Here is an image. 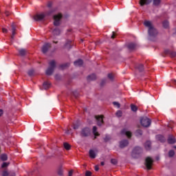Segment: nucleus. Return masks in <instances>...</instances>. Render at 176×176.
I'll list each match as a JSON object with an SVG mask.
<instances>
[{
  "label": "nucleus",
  "mask_w": 176,
  "mask_h": 176,
  "mask_svg": "<svg viewBox=\"0 0 176 176\" xmlns=\"http://www.w3.org/2000/svg\"><path fill=\"white\" fill-rule=\"evenodd\" d=\"M152 2V0H140V4L141 6H144V5H149Z\"/></svg>",
  "instance_id": "obj_15"
},
{
  "label": "nucleus",
  "mask_w": 176,
  "mask_h": 176,
  "mask_svg": "<svg viewBox=\"0 0 176 176\" xmlns=\"http://www.w3.org/2000/svg\"><path fill=\"white\" fill-rule=\"evenodd\" d=\"M6 16H9V14H8V13H6Z\"/></svg>",
  "instance_id": "obj_59"
},
{
  "label": "nucleus",
  "mask_w": 176,
  "mask_h": 176,
  "mask_svg": "<svg viewBox=\"0 0 176 176\" xmlns=\"http://www.w3.org/2000/svg\"><path fill=\"white\" fill-rule=\"evenodd\" d=\"M141 153H142V148L141 147H135L132 151V156L135 158L138 157Z\"/></svg>",
  "instance_id": "obj_6"
},
{
  "label": "nucleus",
  "mask_w": 176,
  "mask_h": 176,
  "mask_svg": "<svg viewBox=\"0 0 176 176\" xmlns=\"http://www.w3.org/2000/svg\"><path fill=\"white\" fill-rule=\"evenodd\" d=\"M49 49H50V43H45L43 45L42 47V52L43 53H47V50H49Z\"/></svg>",
  "instance_id": "obj_9"
},
{
  "label": "nucleus",
  "mask_w": 176,
  "mask_h": 176,
  "mask_svg": "<svg viewBox=\"0 0 176 176\" xmlns=\"http://www.w3.org/2000/svg\"><path fill=\"white\" fill-rule=\"evenodd\" d=\"M8 166H9V163L4 162V163L2 164L1 167L3 168H5V167H8Z\"/></svg>",
  "instance_id": "obj_42"
},
{
  "label": "nucleus",
  "mask_w": 176,
  "mask_h": 176,
  "mask_svg": "<svg viewBox=\"0 0 176 176\" xmlns=\"http://www.w3.org/2000/svg\"><path fill=\"white\" fill-rule=\"evenodd\" d=\"M2 31H3V32L5 34V33H8V29H6V28H2Z\"/></svg>",
  "instance_id": "obj_46"
},
{
  "label": "nucleus",
  "mask_w": 176,
  "mask_h": 176,
  "mask_svg": "<svg viewBox=\"0 0 176 176\" xmlns=\"http://www.w3.org/2000/svg\"><path fill=\"white\" fill-rule=\"evenodd\" d=\"M58 175H63V170H59L58 172Z\"/></svg>",
  "instance_id": "obj_47"
},
{
  "label": "nucleus",
  "mask_w": 176,
  "mask_h": 176,
  "mask_svg": "<svg viewBox=\"0 0 176 176\" xmlns=\"http://www.w3.org/2000/svg\"><path fill=\"white\" fill-rule=\"evenodd\" d=\"M104 142H108V141H110L111 140V136L109 135H106L104 138Z\"/></svg>",
  "instance_id": "obj_36"
},
{
  "label": "nucleus",
  "mask_w": 176,
  "mask_h": 176,
  "mask_svg": "<svg viewBox=\"0 0 176 176\" xmlns=\"http://www.w3.org/2000/svg\"><path fill=\"white\" fill-rule=\"evenodd\" d=\"M93 134L95 135L94 138H97L98 135H100V133L97 132V126H94L93 127Z\"/></svg>",
  "instance_id": "obj_20"
},
{
  "label": "nucleus",
  "mask_w": 176,
  "mask_h": 176,
  "mask_svg": "<svg viewBox=\"0 0 176 176\" xmlns=\"http://www.w3.org/2000/svg\"><path fill=\"white\" fill-rule=\"evenodd\" d=\"M131 109L133 112H137L138 111V107L135 104H131Z\"/></svg>",
  "instance_id": "obj_28"
},
{
  "label": "nucleus",
  "mask_w": 176,
  "mask_h": 176,
  "mask_svg": "<svg viewBox=\"0 0 176 176\" xmlns=\"http://www.w3.org/2000/svg\"><path fill=\"white\" fill-rule=\"evenodd\" d=\"M55 78L58 80V79H60V76L59 75H56L55 76Z\"/></svg>",
  "instance_id": "obj_52"
},
{
  "label": "nucleus",
  "mask_w": 176,
  "mask_h": 176,
  "mask_svg": "<svg viewBox=\"0 0 176 176\" xmlns=\"http://www.w3.org/2000/svg\"><path fill=\"white\" fill-rule=\"evenodd\" d=\"M111 38L112 39H113V38H115V32H113V34L111 35Z\"/></svg>",
  "instance_id": "obj_53"
},
{
  "label": "nucleus",
  "mask_w": 176,
  "mask_h": 176,
  "mask_svg": "<svg viewBox=\"0 0 176 176\" xmlns=\"http://www.w3.org/2000/svg\"><path fill=\"white\" fill-rule=\"evenodd\" d=\"M100 164H101V166H104V164H105V163L104 162H100Z\"/></svg>",
  "instance_id": "obj_55"
},
{
  "label": "nucleus",
  "mask_w": 176,
  "mask_h": 176,
  "mask_svg": "<svg viewBox=\"0 0 176 176\" xmlns=\"http://www.w3.org/2000/svg\"><path fill=\"white\" fill-rule=\"evenodd\" d=\"M55 12V10H50V11L47 12L46 13H41L36 14L33 19L35 21H43L45 20L47 16H50L53 12Z\"/></svg>",
  "instance_id": "obj_2"
},
{
  "label": "nucleus",
  "mask_w": 176,
  "mask_h": 176,
  "mask_svg": "<svg viewBox=\"0 0 176 176\" xmlns=\"http://www.w3.org/2000/svg\"><path fill=\"white\" fill-rule=\"evenodd\" d=\"M168 144H175V138L173 136V135H168Z\"/></svg>",
  "instance_id": "obj_14"
},
{
  "label": "nucleus",
  "mask_w": 176,
  "mask_h": 176,
  "mask_svg": "<svg viewBox=\"0 0 176 176\" xmlns=\"http://www.w3.org/2000/svg\"><path fill=\"white\" fill-rule=\"evenodd\" d=\"M3 114V111L0 109V116H2Z\"/></svg>",
  "instance_id": "obj_54"
},
{
  "label": "nucleus",
  "mask_w": 176,
  "mask_h": 176,
  "mask_svg": "<svg viewBox=\"0 0 176 176\" xmlns=\"http://www.w3.org/2000/svg\"><path fill=\"white\" fill-rule=\"evenodd\" d=\"M135 43H131L128 45V48L129 49V50H133V49H135Z\"/></svg>",
  "instance_id": "obj_23"
},
{
  "label": "nucleus",
  "mask_w": 176,
  "mask_h": 176,
  "mask_svg": "<svg viewBox=\"0 0 176 176\" xmlns=\"http://www.w3.org/2000/svg\"><path fill=\"white\" fill-rule=\"evenodd\" d=\"M67 134H69V131H66Z\"/></svg>",
  "instance_id": "obj_57"
},
{
  "label": "nucleus",
  "mask_w": 176,
  "mask_h": 176,
  "mask_svg": "<svg viewBox=\"0 0 176 176\" xmlns=\"http://www.w3.org/2000/svg\"><path fill=\"white\" fill-rule=\"evenodd\" d=\"M162 25H163L164 28H168L170 23H168V21L165 20L162 22Z\"/></svg>",
  "instance_id": "obj_26"
},
{
  "label": "nucleus",
  "mask_w": 176,
  "mask_h": 176,
  "mask_svg": "<svg viewBox=\"0 0 176 176\" xmlns=\"http://www.w3.org/2000/svg\"><path fill=\"white\" fill-rule=\"evenodd\" d=\"M74 65L75 67H81V65H83V60L82 59H78L74 61Z\"/></svg>",
  "instance_id": "obj_13"
},
{
  "label": "nucleus",
  "mask_w": 176,
  "mask_h": 176,
  "mask_svg": "<svg viewBox=\"0 0 176 176\" xmlns=\"http://www.w3.org/2000/svg\"><path fill=\"white\" fill-rule=\"evenodd\" d=\"M95 118L98 122V126H101V124L103 123L102 116H97Z\"/></svg>",
  "instance_id": "obj_16"
},
{
  "label": "nucleus",
  "mask_w": 176,
  "mask_h": 176,
  "mask_svg": "<svg viewBox=\"0 0 176 176\" xmlns=\"http://www.w3.org/2000/svg\"><path fill=\"white\" fill-rule=\"evenodd\" d=\"M80 137H89L90 135V129L84 128L81 130L80 133Z\"/></svg>",
  "instance_id": "obj_8"
},
{
  "label": "nucleus",
  "mask_w": 176,
  "mask_h": 176,
  "mask_svg": "<svg viewBox=\"0 0 176 176\" xmlns=\"http://www.w3.org/2000/svg\"><path fill=\"white\" fill-rule=\"evenodd\" d=\"M67 67H69V63H65L62 65H60V67L64 69V68H67Z\"/></svg>",
  "instance_id": "obj_39"
},
{
  "label": "nucleus",
  "mask_w": 176,
  "mask_h": 176,
  "mask_svg": "<svg viewBox=\"0 0 176 176\" xmlns=\"http://www.w3.org/2000/svg\"><path fill=\"white\" fill-rule=\"evenodd\" d=\"M156 139L158 141H160V142H166V138H164V136H163L162 135H156Z\"/></svg>",
  "instance_id": "obj_18"
},
{
  "label": "nucleus",
  "mask_w": 176,
  "mask_h": 176,
  "mask_svg": "<svg viewBox=\"0 0 176 176\" xmlns=\"http://www.w3.org/2000/svg\"><path fill=\"white\" fill-rule=\"evenodd\" d=\"M173 82H174V83H176V80H173Z\"/></svg>",
  "instance_id": "obj_58"
},
{
  "label": "nucleus",
  "mask_w": 176,
  "mask_h": 176,
  "mask_svg": "<svg viewBox=\"0 0 176 176\" xmlns=\"http://www.w3.org/2000/svg\"><path fill=\"white\" fill-rule=\"evenodd\" d=\"M174 155H175V152H174L173 150H170V151L168 152V156H169V157H173V156H174Z\"/></svg>",
  "instance_id": "obj_33"
},
{
  "label": "nucleus",
  "mask_w": 176,
  "mask_h": 176,
  "mask_svg": "<svg viewBox=\"0 0 176 176\" xmlns=\"http://www.w3.org/2000/svg\"><path fill=\"white\" fill-rule=\"evenodd\" d=\"M136 69H138L140 72H142V71H144V65L142 64L137 65Z\"/></svg>",
  "instance_id": "obj_22"
},
{
  "label": "nucleus",
  "mask_w": 176,
  "mask_h": 176,
  "mask_svg": "<svg viewBox=\"0 0 176 176\" xmlns=\"http://www.w3.org/2000/svg\"><path fill=\"white\" fill-rule=\"evenodd\" d=\"M65 47L67 49H71V41H67L65 45Z\"/></svg>",
  "instance_id": "obj_31"
},
{
  "label": "nucleus",
  "mask_w": 176,
  "mask_h": 176,
  "mask_svg": "<svg viewBox=\"0 0 176 176\" xmlns=\"http://www.w3.org/2000/svg\"><path fill=\"white\" fill-rule=\"evenodd\" d=\"M153 164V160L151 157H147L145 161V166L147 170H151V168H152Z\"/></svg>",
  "instance_id": "obj_7"
},
{
  "label": "nucleus",
  "mask_w": 176,
  "mask_h": 176,
  "mask_svg": "<svg viewBox=\"0 0 176 176\" xmlns=\"http://www.w3.org/2000/svg\"><path fill=\"white\" fill-rule=\"evenodd\" d=\"M52 2H50V3H48V4H47V7H48V8H52Z\"/></svg>",
  "instance_id": "obj_51"
},
{
  "label": "nucleus",
  "mask_w": 176,
  "mask_h": 176,
  "mask_svg": "<svg viewBox=\"0 0 176 176\" xmlns=\"http://www.w3.org/2000/svg\"><path fill=\"white\" fill-rule=\"evenodd\" d=\"M1 159L3 160V162L8 160V155H6V154H2L1 155Z\"/></svg>",
  "instance_id": "obj_32"
},
{
  "label": "nucleus",
  "mask_w": 176,
  "mask_h": 176,
  "mask_svg": "<svg viewBox=\"0 0 176 176\" xmlns=\"http://www.w3.org/2000/svg\"><path fill=\"white\" fill-rule=\"evenodd\" d=\"M100 170V168H98V166H95V171H98Z\"/></svg>",
  "instance_id": "obj_49"
},
{
  "label": "nucleus",
  "mask_w": 176,
  "mask_h": 176,
  "mask_svg": "<svg viewBox=\"0 0 176 176\" xmlns=\"http://www.w3.org/2000/svg\"><path fill=\"white\" fill-rule=\"evenodd\" d=\"M43 87L45 90H47V89L50 87V82L47 81L44 82V83L43 84Z\"/></svg>",
  "instance_id": "obj_19"
},
{
  "label": "nucleus",
  "mask_w": 176,
  "mask_h": 176,
  "mask_svg": "<svg viewBox=\"0 0 176 176\" xmlns=\"http://www.w3.org/2000/svg\"><path fill=\"white\" fill-rule=\"evenodd\" d=\"M89 157H91V159H96V157L97 156V151H96L93 149H91V150H89Z\"/></svg>",
  "instance_id": "obj_11"
},
{
  "label": "nucleus",
  "mask_w": 176,
  "mask_h": 176,
  "mask_svg": "<svg viewBox=\"0 0 176 176\" xmlns=\"http://www.w3.org/2000/svg\"><path fill=\"white\" fill-rule=\"evenodd\" d=\"M61 19H63V14L60 13L54 15V25H60L61 24Z\"/></svg>",
  "instance_id": "obj_4"
},
{
  "label": "nucleus",
  "mask_w": 176,
  "mask_h": 176,
  "mask_svg": "<svg viewBox=\"0 0 176 176\" xmlns=\"http://www.w3.org/2000/svg\"><path fill=\"white\" fill-rule=\"evenodd\" d=\"M111 164H114V165L118 164V160L116 159H111Z\"/></svg>",
  "instance_id": "obj_38"
},
{
  "label": "nucleus",
  "mask_w": 176,
  "mask_h": 176,
  "mask_svg": "<svg viewBox=\"0 0 176 176\" xmlns=\"http://www.w3.org/2000/svg\"><path fill=\"white\" fill-rule=\"evenodd\" d=\"M54 69H56V61L51 60L49 63V67L45 72L46 75H52L53 72H54Z\"/></svg>",
  "instance_id": "obj_3"
},
{
  "label": "nucleus",
  "mask_w": 176,
  "mask_h": 176,
  "mask_svg": "<svg viewBox=\"0 0 176 176\" xmlns=\"http://www.w3.org/2000/svg\"><path fill=\"white\" fill-rule=\"evenodd\" d=\"M8 175H9V173H8V171L6 170L3 171L2 176H8Z\"/></svg>",
  "instance_id": "obj_43"
},
{
  "label": "nucleus",
  "mask_w": 176,
  "mask_h": 176,
  "mask_svg": "<svg viewBox=\"0 0 176 176\" xmlns=\"http://www.w3.org/2000/svg\"><path fill=\"white\" fill-rule=\"evenodd\" d=\"M154 6H159L160 5V3L162 2V0H153Z\"/></svg>",
  "instance_id": "obj_29"
},
{
  "label": "nucleus",
  "mask_w": 176,
  "mask_h": 176,
  "mask_svg": "<svg viewBox=\"0 0 176 176\" xmlns=\"http://www.w3.org/2000/svg\"><path fill=\"white\" fill-rule=\"evenodd\" d=\"M140 123L143 127H149L151 126V120L147 117H143L140 120Z\"/></svg>",
  "instance_id": "obj_5"
},
{
  "label": "nucleus",
  "mask_w": 176,
  "mask_h": 176,
  "mask_svg": "<svg viewBox=\"0 0 176 176\" xmlns=\"http://www.w3.org/2000/svg\"><path fill=\"white\" fill-rule=\"evenodd\" d=\"M81 41L83 42V39H81Z\"/></svg>",
  "instance_id": "obj_60"
},
{
  "label": "nucleus",
  "mask_w": 176,
  "mask_h": 176,
  "mask_svg": "<svg viewBox=\"0 0 176 176\" xmlns=\"http://www.w3.org/2000/svg\"><path fill=\"white\" fill-rule=\"evenodd\" d=\"M53 34L56 36L60 35V34H61V31L60 30V29L56 28L53 30Z\"/></svg>",
  "instance_id": "obj_27"
},
{
  "label": "nucleus",
  "mask_w": 176,
  "mask_h": 176,
  "mask_svg": "<svg viewBox=\"0 0 176 176\" xmlns=\"http://www.w3.org/2000/svg\"><path fill=\"white\" fill-rule=\"evenodd\" d=\"M9 176H16V174L14 173H12L11 175H10Z\"/></svg>",
  "instance_id": "obj_56"
},
{
  "label": "nucleus",
  "mask_w": 176,
  "mask_h": 176,
  "mask_svg": "<svg viewBox=\"0 0 176 176\" xmlns=\"http://www.w3.org/2000/svg\"><path fill=\"white\" fill-rule=\"evenodd\" d=\"M74 130H77V129H79V124H74Z\"/></svg>",
  "instance_id": "obj_45"
},
{
  "label": "nucleus",
  "mask_w": 176,
  "mask_h": 176,
  "mask_svg": "<svg viewBox=\"0 0 176 176\" xmlns=\"http://www.w3.org/2000/svg\"><path fill=\"white\" fill-rule=\"evenodd\" d=\"M73 173H74L73 170H70V171L69 172V175H68V176H72Z\"/></svg>",
  "instance_id": "obj_50"
},
{
  "label": "nucleus",
  "mask_w": 176,
  "mask_h": 176,
  "mask_svg": "<svg viewBox=\"0 0 176 176\" xmlns=\"http://www.w3.org/2000/svg\"><path fill=\"white\" fill-rule=\"evenodd\" d=\"M28 74L29 75V76H32L34 75V70L33 69H30L28 72Z\"/></svg>",
  "instance_id": "obj_40"
},
{
  "label": "nucleus",
  "mask_w": 176,
  "mask_h": 176,
  "mask_svg": "<svg viewBox=\"0 0 176 176\" xmlns=\"http://www.w3.org/2000/svg\"><path fill=\"white\" fill-rule=\"evenodd\" d=\"M96 74H91L88 76L87 80H96Z\"/></svg>",
  "instance_id": "obj_24"
},
{
  "label": "nucleus",
  "mask_w": 176,
  "mask_h": 176,
  "mask_svg": "<svg viewBox=\"0 0 176 176\" xmlns=\"http://www.w3.org/2000/svg\"><path fill=\"white\" fill-rule=\"evenodd\" d=\"M63 146L66 151H69V149H71V145H69L68 143H64Z\"/></svg>",
  "instance_id": "obj_30"
},
{
  "label": "nucleus",
  "mask_w": 176,
  "mask_h": 176,
  "mask_svg": "<svg viewBox=\"0 0 176 176\" xmlns=\"http://www.w3.org/2000/svg\"><path fill=\"white\" fill-rule=\"evenodd\" d=\"M136 135H137V137H141V135H142V131H141L140 129L136 131Z\"/></svg>",
  "instance_id": "obj_35"
},
{
  "label": "nucleus",
  "mask_w": 176,
  "mask_h": 176,
  "mask_svg": "<svg viewBox=\"0 0 176 176\" xmlns=\"http://www.w3.org/2000/svg\"><path fill=\"white\" fill-rule=\"evenodd\" d=\"M19 53L21 56H25V54H27V50L25 49H19Z\"/></svg>",
  "instance_id": "obj_21"
},
{
  "label": "nucleus",
  "mask_w": 176,
  "mask_h": 176,
  "mask_svg": "<svg viewBox=\"0 0 176 176\" xmlns=\"http://www.w3.org/2000/svg\"><path fill=\"white\" fill-rule=\"evenodd\" d=\"M145 28L148 29V34L150 36V38H153L157 35V30L155 28L153 25V23H152L149 21H145L144 23Z\"/></svg>",
  "instance_id": "obj_1"
},
{
  "label": "nucleus",
  "mask_w": 176,
  "mask_h": 176,
  "mask_svg": "<svg viewBox=\"0 0 176 176\" xmlns=\"http://www.w3.org/2000/svg\"><path fill=\"white\" fill-rule=\"evenodd\" d=\"M11 39H14V35H16V26L14 25V23H12L11 25Z\"/></svg>",
  "instance_id": "obj_10"
},
{
  "label": "nucleus",
  "mask_w": 176,
  "mask_h": 176,
  "mask_svg": "<svg viewBox=\"0 0 176 176\" xmlns=\"http://www.w3.org/2000/svg\"><path fill=\"white\" fill-rule=\"evenodd\" d=\"M129 145V140H123L120 142V148H126Z\"/></svg>",
  "instance_id": "obj_12"
},
{
  "label": "nucleus",
  "mask_w": 176,
  "mask_h": 176,
  "mask_svg": "<svg viewBox=\"0 0 176 176\" xmlns=\"http://www.w3.org/2000/svg\"><path fill=\"white\" fill-rule=\"evenodd\" d=\"M113 104L114 105V107H116L117 108H120V104L118 102H113Z\"/></svg>",
  "instance_id": "obj_37"
},
{
  "label": "nucleus",
  "mask_w": 176,
  "mask_h": 176,
  "mask_svg": "<svg viewBox=\"0 0 176 176\" xmlns=\"http://www.w3.org/2000/svg\"><path fill=\"white\" fill-rule=\"evenodd\" d=\"M121 133L122 134L126 135L129 138L131 137V132L129 131L127 129H123Z\"/></svg>",
  "instance_id": "obj_17"
},
{
  "label": "nucleus",
  "mask_w": 176,
  "mask_h": 176,
  "mask_svg": "<svg viewBox=\"0 0 176 176\" xmlns=\"http://www.w3.org/2000/svg\"><path fill=\"white\" fill-rule=\"evenodd\" d=\"M170 54H171V56H172V57H175V56H176V53L174 52H171Z\"/></svg>",
  "instance_id": "obj_48"
},
{
  "label": "nucleus",
  "mask_w": 176,
  "mask_h": 176,
  "mask_svg": "<svg viewBox=\"0 0 176 176\" xmlns=\"http://www.w3.org/2000/svg\"><path fill=\"white\" fill-rule=\"evenodd\" d=\"M144 148L147 151H149V149H151V142L150 141L146 142V143L144 144Z\"/></svg>",
  "instance_id": "obj_25"
},
{
  "label": "nucleus",
  "mask_w": 176,
  "mask_h": 176,
  "mask_svg": "<svg viewBox=\"0 0 176 176\" xmlns=\"http://www.w3.org/2000/svg\"><path fill=\"white\" fill-rule=\"evenodd\" d=\"M85 175L86 176H91V172L87 170L85 173Z\"/></svg>",
  "instance_id": "obj_44"
},
{
  "label": "nucleus",
  "mask_w": 176,
  "mask_h": 176,
  "mask_svg": "<svg viewBox=\"0 0 176 176\" xmlns=\"http://www.w3.org/2000/svg\"><path fill=\"white\" fill-rule=\"evenodd\" d=\"M108 78H109V79H110V80H113V74H108Z\"/></svg>",
  "instance_id": "obj_41"
},
{
  "label": "nucleus",
  "mask_w": 176,
  "mask_h": 176,
  "mask_svg": "<svg viewBox=\"0 0 176 176\" xmlns=\"http://www.w3.org/2000/svg\"><path fill=\"white\" fill-rule=\"evenodd\" d=\"M116 116L118 118H122V111L120 110H118L116 113Z\"/></svg>",
  "instance_id": "obj_34"
}]
</instances>
